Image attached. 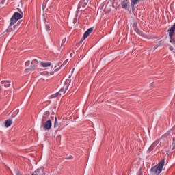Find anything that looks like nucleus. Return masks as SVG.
I'll list each match as a JSON object with an SVG mask.
<instances>
[{
    "mask_svg": "<svg viewBox=\"0 0 175 175\" xmlns=\"http://www.w3.org/2000/svg\"><path fill=\"white\" fill-rule=\"evenodd\" d=\"M49 116H50V113L49 112H45V113L44 114L43 118L42 120L41 128H43L44 131H50V129H51V126H52L51 120H47Z\"/></svg>",
    "mask_w": 175,
    "mask_h": 175,
    "instance_id": "1",
    "label": "nucleus"
},
{
    "mask_svg": "<svg viewBox=\"0 0 175 175\" xmlns=\"http://www.w3.org/2000/svg\"><path fill=\"white\" fill-rule=\"evenodd\" d=\"M163 166H165V160L161 161L158 165L152 167L150 171L152 172V174L158 175L162 172Z\"/></svg>",
    "mask_w": 175,
    "mask_h": 175,
    "instance_id": "2",
    "label": "nucleus"
},
{
    "mask_svg": "<svg viewBox=\"0 0 175 175\" xmlns=\"http://www.w3.org/2000/svg\"><path fill=\"white\" fill-rule=\"evenodd\" d=\"M94 31V27L89 28L83 34V40H81L79 43H82L83 40L87 39L88 36H90V34Z\"/></svg>",
    "mask_w": 175,
    "mask_h": 175,
    "instance_id": "3",
    "label": "nucleus"
},
{
    "mask_svg": "<svg viewBox=\"0 0 175 175\" xmlns=\"http://www.w3.org/2000/svg\"><path fill=\"white\" fill-rule=\"evenodd\" d=\"M121 6L122 9H126V10H129V8H131V5H129V0H123L121 2Z\"/></svg>",
    "mask_w": 175,
    "mask_h": 175,
    "instance_id": "4",
    "label": "nucleus"
},
{
    "mask_svg": "<svg viewBox=\"0 0 175 175\" xmlns=\"http://www.w3.org/2000/svg\"><path fill=\"white\" fill-rule=\"evenodd\" d=\"M168 32H169V36H170V43H172V44H173V46H174L175 47V38L173 37V35L174 33V31H173L171 34V32H172V29H170L168 30Z\"/></svg>",
    "mask_w": 175,
    "mask_h": 175,
    "instance_id": "5",
    "label": "nucleus"
},
{
    "mask_svg": "<svg viewBox=\"0 0 175 175\" xmlns=\"http://www.w3.org/2000/svg\"><path fill=\"white\" fill-rule=\"evenodd\" d=\"M37 66H38V60L33 59L31 62V65L30 66V67L26 69V70H35V68H36Z\"/></svg>",
    "mask_w": 175,
    "mask_h": 175,
    "instance_id": "6",
    "label": "nucleus"
},
{
    "mask_svg": "<svg viewBox=\"0 0 175 175\" xmlns=\"http://www.w3.org/2000/svg\"><path fill=\"white\" fill-rule=\"evenodd\" d=\"M143 0H131V5L132 8V10H135V5H137V3H140Z\"/></svg>",
    "mask_w": 175,
    "mask_h": 175,
    "instance_id": "7",
    "label": "nucleus"
},
{
    "mask_svg": "<svg viewBox=\"0 0 175 175\" xmlns=\"http://www.w3.org/2000/svg\"><path fill=\"white\" fill-rule=\"evenodd\" d=\"M17 19H16V18H14V16H12V18H10V23L9 25V28H10V27H13V25H14L16 23H17Z\"/></svg>",
    "mask_w": 175,
    "mask_h": 175,
    "instance_id": "8",
    "label": "nucleus"
},
{
    "mask_svg": "<svg viewBox=\"0 0 175 175\" xmlns=\"http://www.w3.org/2000/svg\"><path fill=\"white\" fill-rule=\"evenodd\" d=\"M12 17H14L16 20L18 21L20 18H23V15L18 12H15Z\"/></svg>",
    "mask_w": 175,
    "mask_h": 175,
    "instance_id": "9",
    "label": "nucleus"
},
{
    "mask_svg": "<svg viewBox=\"0 0 175 175\" xmlns=\"http://www.w3.org/2000/svg\"><path fill=\"white\" fill-rule=\"evenodd\" d=\"M158 145V142H154L148 148V152H151V151H152V150H154L155 148V147H157V146Z\"/></svg>",
    "mask_w": 175,
    "mask_h": 175,
    "instance_id": "10",
    "label": "nucleus"
},
{
    "mask_svg": "<svg viewBox=\"0 0 175 175\" xmlns=\"http://www.w3.org/2000/svg\"><path fill=\"white\" fill-rule=\"evenodd\" d=\"M12 122H12V119H8V120H5V127L9 128V126H10V125H12Z\"/></svg>",
    "mask_w": 175,
    "mask_h": 175,
    "instance_id": "11",
    "label": "nucleus"
},
{
    "mask_svg": "<svg viewBox=\"0 0 175 175\" xmlns=\"http://www.w3.org/2000/svg\"><path fill=\"white\" fill-rule=\"evenodd\" d=\"M40 65H41V66H43V68H48V66H51V63H50V62L44 63V62H42L40 63Z\"/></svg>",
    "mask_w": 175,
    "mask_h": 175,
    "instance_id": "12",
    "label": "nucleus"
},
{
    "mask_svg": "<svg viewBox=\"0 0 175 175\" xmlns=\"http://www.w3.org/2000/svg\"><path fill=\"white\" fill-rule=\"evenodd\" d=\"M58 95H59V92H58L54 94H52L51 96V99H54V98H57V96H58Z\"/></svg>",
    "mask_w": 175,
    "mask_h": 175,
    "instance_id": "13",
    "label": "nucleus"
},
{
    "mask_svg": "<svg viewBox=\"0 0 175 175\" xmlns=\"http://www.w3.org/2000/svg\"><path fill=\"white\" fill-rule=\"evenodd\" d=\"M58 126V120H57V117L55 118L54 128H57Z\"/></svg>",
    "mask_w": 175,
    "mask_h": 175,
    "instance_id": "14",
    "label": "nucleus"
},
{
    "mask_svg": "<svg viewBox=\"0 0 175 175\" xmlns=\"http://www.w3.org/2000/svg\"><path fill=\"white\" fill-rule=\"evenodd\" d=\"M4 87L5 88H9L10 87V81H8V83H5Z\"/></svg>",
    "mask_w": 175,
    "mask_h": 175,
    "instance_id": "15",
    "label": "nucleus"
},
{
    "mask_svg": "<svg viewBox=\"0 0 175 175\" xmlns=\"http://www.w3.org/2000/svg\"><path fill=\"white\" fill-rule=\"evenodd\" d=\"M171 147H172V150H175V141L174 140L173 141Z\"/></svg>",
    "mask_w": 175,
    "mask_h": 175,
    "instance_id": "16",
    "label": "nucleus"
},
{
    "mask_svg": "<svg viewBox=\"0 0 175 175\" xmlns=\"http://www.w3.org/2000/svg\"><path fill=\"white\" fill-rule=\"evenodd\" d=\"M20 110L19 109H16L15 111V114H12V116H14V117H16V116H17V114H18Z\"/></svg>",
    "mask_w": 175,
    "mask_h": 175,
    "instance_id": "17",
    "label": "nucleus"
},
{
    "mask_svg": "<svg viewBox=\"0 0 175 175\" xmlns=\"http://www.w3.org/2000/svg\"><path fill=\"white\" fill-rule=\"evenodd\" d=\"M65 42H66V38H64V39L62 40V44H61L62 46L65 44Z\"/></svg>",
    "mask_w": 175,
    "mask_h": 175,
    "instance_id": "18",
    "label": "nucleus"
},
{
    "mask_svg": "<svg viewBox=\"0 0 175 175\" xmlns=\"http://www.w3.org/2000/svg\"><path fill=\"white\" fill-rule=\"evenodd\" d=\"M45 28H46V31H50V25H46Z\"/></svg>",
    "mask_w": 175,
    "mask_h": 175,
    "instance_id": "19",
    "label": "nucleus"
},
{
    "mask_svg": "<svg viewBox=\"0 0 175 175\" xmlns=\"http://www.w3.org/2000/svg\"><path fill=\"white\" fill-rule=\"evenodd\" d=\"M9 83V81H2L1 82V84H4V85H5V83Z\"/></svg>",
    "mask_w": 175,
    "mask_h": 175,
    "instance_id": "20",
    "label": "nucleus"
},
{
    "mask_svg": "<svg viewBox=\"0 0 175 175\" xmlns=\"http://www.w3.org/2000/svg\"><path fill=\"white\" fill-rule=\"evenodd\" d=\"M161 46V44H158L157 45H156L154 46V50H157V49H158V47Z\"/></svg>",
    "mask_w": 175,
    "mask_h": 175,
    "instance_id": "21",
    "label": "nucleus"
},
{
    "mask_svg": "<svg viewBox=\"0 0 175 175\" xmlns=\"http://www.w3.org/2000/svg\"><path fill=\"white\" fill-rule=\"evenodd\" d=\"M29 64H30L29 61L26 62H25V66H29Z\"/></svg>",
    "mask_w": 175,
    "mask_h": 175,
    "instance_id": "22",
    "label": "nucleus"
},
{
    "mask_svg": "<svg viewBox=\"0 0 175 175\" xmlns=\"http://www.w3.org/2000/svg\"><path fill=\"white\" fill-rule=\"evenodd\" d=\"M169 49H170V50L171 51H173V50H174V49L173 48V46H170Z\"/></svg>",
    "mask_w": 175,
    "mask_h": 175,
    "instance_id": "23",
    "label": "nucleus"
},
{
    "mask_svg": "<svg viewBox=\"0 0 175 175\" xmlns=\"http://www.w3.org/2000/svg\"><path fill=\"white\" fill-rule=\"evenodd\" d=\"M17 27H18V25H15L14 27H13V28H14V29H16V28H17Z\"/></svg>",
    "mask_w": 175,
    "mask_h": 175,
    "instance_id": "24",
    "label": "nucleus"
},
{
    "mask_svg": "<svg viewBox=\"0 0 175 175\" xmlns=\"http://www.w3.org/2000/svg\"><path fill=\"white\" fill-rule=\"evenodd\" d=\"M1 5H3L5 3V0H2L0 3Z\"/></svg>",
    "mask_w": 175,
    "mask_h": 175,
    "instance_id": "25",
    "label": "nucleus"
},
{
    "mask_svg": "<svg viewBox=\"0 0 175 175\" xmlns=\"http://www.w3.org/2000/svg\"><path fill=\"white\" fill-rule=\"evenodd\" d=\"M68 61H69V59L65 60V62H64V64L65 65V64H66V62H68Z\"/></svg>",
    "mask_w": 175,
    "mask_h": 175,
    "instance_id": "26",
    "label": "nucleus"
},
{
    "mask_svg": "<svg viewBox=\"0 0 175 175\" xmlns=\"http://www.w3.org/2000/svg\"><path fill=\"white\" fill-rule=\"evenodd\" d=\"M59 92V93H60V92H64V90H63L62 89H61Z\"/></svg>",
    "mask_w": 175,
    "mask_h": 175,
    "instance_id": "27",
    "label": "nucleus"
},
{
    "mask_svg": "<svg viewBox=\"0 0 175 175\" xmlns=\"http://www.w3.org/2000/svg\"><path fill=\"white\" fill-rule=\"evenodd\" d=\"M70 57H73V53H70Z\"/></svg>",
    "mask_w": 175,
    "mask_h": 175,
    "instance_id": "28",
    "label": "nucleus"
},
{
    "mask_svg": "<svg viewBox=\"0 0 175 175\" xmlns=\"http://www.w3.org/2000/svg\"><path fill=\"white\" fill-rule=\"evenodd\" d=\"M11 30H12V31H14V29L13 28H11Z\"/></svg>",
    "mask_w": 175,
    "mask_h": 175,
    "instance_id": "29",
    "label": "nucleus"
},
{
    "mask_svg": "<svg viewBox=\"0 0 175 175\" xmlns=\"http://www.w3.org/2000/svg\"><path fill=\"white\" fill-rule=\"evenodd\" d=\"M63 65H65V64H62V66H63Z\"/></svg>",
    "mask_w": 175,
    "mask_h": 175,
    "instance_id": "30",
    "label": "nucleus"
},
{
    "mask_svg": "<svg viewBox=\"0 0 175 175\" xmlns=\"http://www.w3.org/2000/svg\"><path fill=\"white\" fill-rule=\"evenodd\" d=\"M70 158H72V157H70Z\"/></svg>",
    "mask_w": 175,
    "mask_h": 175,
    "instance_id": "31",
    "label": "nucleus"
},
{
    "mask_svg": "<svg viewBox=\"0 0 175 175\" xmlns=\"http://www.w3.org/2000/svg\"><path fill=\"white\" fill-rule=\"evenodd\" d=\"M70 158H72V157H70Z\"/></svg>",
    "mask_w": 175,
    "mask_h": 175,
    "instance_id": "32",
    "label": "nucleus"
}]
</instances>
